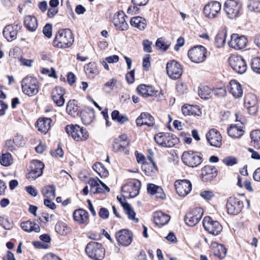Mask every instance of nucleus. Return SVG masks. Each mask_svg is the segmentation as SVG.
Here are the masks:
<instances>
[{
	"label": "nucleus",
	"mask_w": 260,
	"mask_h": 260,
	"mask_svg": "<svg viewBox=\"0 0 260 260\" xmlns=\"http://www.w3.org/2000/svg\"><path fill=\"white\" fill-rule=\"evenodd\" d=\"M155 46L157 49H160L165 51L169 48L170 44H167L165 43L162 38H160L156 40Z\"/></svg>",
	"instance_id": "53"
},
{
	"label": "nucleus",
	"mask_w": 260,
	"mask_h": 260,
	"mask_svg": "<svg viewBox=\"0 0 260 260\" xmlns=\"http://www.w3.org/2000/svg\"><path fill=\"white\" fill-rule=\"evenodd\" d=\"M112 147L113 150L116 152H123L126 154H129V151L124 148V145H122V144L116 139L114 140Z\"/></svg>",
	"instance_id": "49"
},
{
	"label": "nucleus",
	"mask_w": 260,
	"mask_h": 260,
	"mask_svg": "<svg viewBox=\"0 0 260 260\" xmlns=\"http://www.w3.org/2000/svg\"><path fill=\"white\" fill-rule=\"evenodd\" d=\"M150 55L146 54L143 59V67L145 71H148L150 67Z\"/></svg>",
	"instance_id": "57"
},
{
	"label": "nucleus",
	"mask_w": 260,
	"mask_h": 260,
	"mask_svg": "<svg viewBox=\"0 0 260 260\" xmlns=\"http://www.w3.org/2000/svg\"><path fill=\"white\" fill-rule=\"evenodd\" d=\"M42 193L47 199H54L55 197V187L53 185H46L42 188Z\"/></svg>",
	"instance_id": "41"
},
{
	"label": "nucleus",
	"mask_w": 260,
	"mask_h": 260,
	"mask_svg": "<svg viewBox=\"0 0 260 260\" xmlns=\"http://www.w3.org/2000/svg\"><path fill=\"white\" fill-rule=\"evenodd\" d=\"M243 207V204L239 199L230 197L227 201L226 209L229 214L236 215L240 213Z\"/></svg>",
	"instance_id": "14"
},
{
	"label": "nucleus",
	"mask_w": 260,
	"mask_h": 260,
	"mask_svg": "<svg viewBox=\"0 0 260 260\" xmlns=\"http://www.w3.org/2000/svg\"><path fill=\"white\" fill-rule=\"evenodd\" d=\"M88 217V212L82 209L75 210L73 213L74 219L80 224H87Z\"/></svg>",
	"instance_id": "29"
},
{
	"label": "nucleus",
	"mask_w": 260,
	"mask_h": 260,
	"mask_svg": "<svg viewBox=\"0 0 260 260\" xmlns=\"http://www.w3.org/2000/svg\"><path fill=\"white\" fill-rule=\"evenodd\" d=\"M30 167L31 170L27 174V178L34 180L42 175L44 165L39 160H34L31 162Z\"/></svg>",
	"instance_id": "15"
},
{
	"label": "nucleus",
	"mask_w": 260,
	"mask_h": 260,
	"mask_svg": "<svg viewBox=\"0 0 260 260\" xmlns=\"http://www.w3.org/2000/svg\"><path fill=\"white\" fill-rule=\"evenodd\" d=\"M67 112L69 114L75 117L80 112L79 107L77 106V102L75 100L70 101L67 106Z\"/></svg>",
	"instance_id": "38"
},
{
	"label": "nucleus",
	"mask_w": 260,
	"mask_h": 260,
	"mask_svg": "<svg viewBox=\"0 0 260 260\" xmlns=\"http://www.w3.org/2000/svg\"><path fill=\"white\" fill-rule=\"evenodd\" d=\"M255 100V97L252 94H248L245 97L244 99V107L245 108H249L250 106H252L251 101L252 100Z\"/></svg>",
	"instance_id": "62"
},
{
	"label": "nucleus",
	"mask_w": 260,
	"mask_h": 260,
	"mask_svg": "<svg viewBox=\"0 0 260 260\" xmlns=\"http://www.w3.org/2000/svg\"><path fill=\"white\" fill-rule=\"evenodd\" d=\"M55 229L56 232L61 235H66L70 231V228L63 222H58Z\"/></svg>",
	"instance_id": "46"
},
{
	"label": "nucleus",
	"mask_w": 260,
	"mask_h": 260,
	"mask_svg": "<svg viewBox=\"0 0 260 260\" xmlns=\"http://www.w3.org/2000/svg\"><path fill=\"white\" fill-rule=\"evenodd\" d=\"M166 70L168 76L172 79L179 78L183 72L181 64L175 60H171L167 63Z\"/></svg>",
	"instance_id": "12"
},
{
	"label": "nucleus",
	"mask_w": 260,
	"mask_h": 260,
	"mask_svg": "<svg viewBox=\"0 0 260 260\" xmlns=\"http://www.w3.org/2000/svg\"><path fill=\"white\" fill-rule=\"evenodd\" d=\"M126 15L123 12L116 13L113 17V22L116 29L124 31L127 29L128 25L125 20Z\"/></svg>",
	"instance_id": "21"
},
{
	"label": "nucleus",
	"mask_w": 260,
	"mask_h": 260,
	"mask_svg": "<svg viewBox=\"0 0 260 260\" xmlns=\"http://www.w3.org/2000/svg\"><path fill=\"white\" fill-rule=\"evenodd\" d=\"M182 112L184 115H197L200 116L202 114L199 106L197 105H191L185 104L182 107Z\"/></svg>",
	"instance_id": "28"
},
{
	"label": "nucleus",
	"mask_w": 260,
	"mask_h": 260,
	"mask_svg": "<svg viewBox=\"0 0 260 260\" xmlns=\"http://www.w3.org/2000/svg\"><path fill=\"white\" fill-rule=\"evenodd\" d=\"M136 122L138 126H141L143 125L152 126L154 124V118L149 113L143 112L137 118Z\"/></svg>",
	"instance_id": "26"
},
{
	"label": "nucleus",
	"mask_w": 260,
	"mask_h": 260,
	"mask_svg": "<svg viewBox=\"0 0 260 260\" xmlns=\"http://www.w3.org/2000/svg\"><path fill=\"white\" fill-rule=\"evenodd\" d=\"M244 132L242 127L237 126L236 124H232L228 128L229 136L234 138H240L243 135Z\"/></svg>",
	"instance_id": "36"
},
{
	"label": "nucleus",
	"mask_w": 260,
	"mask_h": 260,
	"mask_svg": "<svg viewBox=\"0 0 260 260\" xmlns=\"http://www.w3.org/2000/svg\"><path fill=\"white\" fill-rule=\"evenodd\" d=\"M154 223L158 225H164L168 223L170 219L169 215L161 212L157 211L153 213Z\"/></svg>",
	"instance_id": "31"
},
{
	"label": "nucleus",
	"mask_w": 260,
	"mask_h": 260,
	"mask_svg": "<svg viewBox=\"0 0 260 260\" xmlns=\"http://www.w3.org/2000/svg\"><path fill=\"white\" fill-rule=\"evenodd\" d=\"M223 162L228 166H232L237 163V159L235 157L229 156L223 159Z\"/></svg>",
	"instance_id": "58"
},
{
	"label": "nucleus",
	"mask_w": 260,
	"mask_h": 260,
	"mask_svg": "<svg viewBox=\"0 0 260 260\" xmlns=\"http://www.w3.org/2000/svg\"><path fill=\"white\" fill-rule=\"evenodd\" d=\"M175 187L177 193L181 197L188 194L192 188L191 182L186 179L176 181L175 182Z\"/></svg>",
	"instance_id": "18"
},
{
	"label": "nucleus",
	"mask_w": 260,
	"mask_h": 260,
	"mask_svg": "<svg viewBox=\"0 0 260 260\" xmlns=\"http://www.w3.org/2000/svg\"><path fill=\"white\" fill-rule=\"evenodd\" d=\"M220 9V3L217 1H214L211 2L205 5L203 11L206 17L209 19H213L217 16Z\"/></svg>",
	"instance_id": "16"
},
{
	"label": "nucleus",
	"mask_w": 260,
	"mask_h": 260,
	"mask_svg": "<svg viewBox=\"0 0 260 260\" xmlns=\"http://www.w3.org/2000/svg\"><path fill=\"white\" fill-rule=\"evenodd\" d=\"M99 215L101 218L106 219L109 216V210L106 208L102 207L100 209L99 212Z\"/></svg>",
	"instance_id": "63"
},
{
	"label": "nucleus",
	"mask_w": 260,
	"mask_h": 260,
	"mask_svg": "<svg viewBox=\"0 0 260 260\" xmlns=\"http://www.w3.org/2000/svg\"><path fill=\"white\" fill-rule=\"evenodd\" d=\"M251 66L254 72L260 74V57L253 58L251 60Z\"/></svg>",
	"instance_id": "52"
},
{
	"label": "nucleus",
	"mask_w": 260,
	"mask_h": 260,
	"mask_svg": "<svg viewBox=\"0 0 260 260\" xmlns=\"http://www.w3.org/2000/svg\"><path fill=\"white\" fill-rule=\"evenodd\" d=\"M18 32V24L16 22L13 24H9L5 27L3 34L4 37L8 41H12L17 38Z\"/></svg>",
	"instance_id": "22"
},
{
	"label": "nucleus",
	"mask_w": 260,
	"mask_h": 260,
	"mask_svg": "<svg viewBox=\"0 0 260 260\" xmlns=\"http://www.w3.org/2000/svg\"><path fill=\"white\" fill-rule=\"evenodd\" d=\"M92 168L102 178L107 177L109 175L108 170L101 162H96Z\"/></svg>",
	"instance_id": "44"
},
{
	"label": "nucleus",
	"mask_w": 260,
	"mask_h": 260,
	"mask_svg": "<svg viewBox=\"0 0 260 260\" xmlns=\"http://www.w3.org/2000/svg\"><path fill=\"white\" fill-rule=\"evenodd\" d=\"M201 172L203 181H211L217 175V170L214 166H206L202 168Z\"/></svg>",
	"instance_id": "25"
},
{
	"label": "nucleus",
	"mask_w": 260,
	"mask_h": 260,
	"mask_svg": "<svg viewBox=\"0 0 260 260\" xmlns=\"http://www.w3.org/2000/svg\"><path fill=\"white\" fill-rule=\"evenodd\" d=\"M214 254L220 258H223L226 254V249L225 247L222 245L217 243L216 242H212L211 244Z\"/></svg>",
	"instance_id": "32"
},
{
	"label": "nucleus",
	"mask_w": 260,
	"mask_h": 260,
	"mask_svg": "<svg viewBox=\"0 0 260 260\" xmlns=\"http://www.w3.org/2000/svg\"><path fill=\"white\" fill-rule=\"evenodd\" d=\"M203 225L206 231L215 236L219 235L222 230V226L219 222L209 216L204 217Z\"/></svg>",
	"instance_id": "8"
},
{
	"label": "nucleus",
	"mask_w": 260,
	"mask_h": 260,
	"mask_svg": "<svg viewBox=\"0 0 260 260\" xmlns=\"http://www.w3.org/2000/svg\"><path fill=\"white\" fill-rule=\"evenodd\" d=\"M156 143L164 147H172L178 142V139L175 135L169 133H159L154 136Z\"/></svg>",
	"instance_id": "5"
},
{
	"label": "nucleus",
	"mask_w": 260,
	"mask_h": 260,
	"mask_svg": "<svg viewBox=\"0 0 260 260\" xmlns=\"http://www.w3.org/2000/svg\"><path fill=\"white\" fill-rule=\"evenodd\" d=\"M183 162L190 167L199 166L202 161L201 154L198 152L188 151L183 152L182 155Z\"/></svg>",
	"instance_id": "6"
},
{
	"label": "nucleus",
	"mask_w": 260,
	"mask_h": 260,
	"mask_svg": "<svg viewBox=\"0 0 260 260\" xmlns=\"http://www.w3.org/2000/svg\"><path fill=\"white\" fill-rule=\"evenodd\" d=\"M122 207L125 213L127 215L128 218L136 223L138 222L139 219L135 217L136 213L131 205L127 203H125L122 204Z\"/></svg>",
	"instance_id": "43"
},
{
	"label": "nucleus",
	"mask_w": 260,
	"mask_h": 260,
	"mask_svg": "<svg viewBox=\"0 0 260 260\" xmlns=\"http://www.w3.org/2000/svg\"><path fill=\"white\" fill-rule=\"evenodd\" d=\"M0 225L6 230H10L13 228V222L7 218L0 217Z\"/></svg>",
	"instance_id": "51"
},
{
	"label": "nucleus",
	"mask_w": 260,
	"mask_h": 260,
	"mask_svg": "<svg viewBox=\"0 0 260 260\" xmlns=\"http://www.w3.org/2000/svg\"><path fill=\"white\" fill-rule=\"evenodd\" d=\"M116 82L117 80L115 79L112 78L110 79L109 81L105 83L104 85V89L106 90L107 89H108L109 90L107 91V92H110L113 89L114 86H115Z\"/></svg>",
	"instance_id": "56"
},
{
	"label": "nucleus",
	"mask_w": 260,
	"mask_h": 260,
	"mask_svg": "<svg viewBox=\"0 0 260 260\" xmlns=\"http://www.w3.org/2000/svg\"><path fill=\"white\" fill-rule=\"evenodd\" d=\"M211 89L207 86L200 88L198 91L199 95L203 99H208L210 97Z\"/></svg>",
	"instance_id": "50"
},
{
	"label": "nucleus",
	"mask_w": 260,
	"mask_h": 260,
	"mask_svg": "<svg viewBox=\"0 0 260 260\" xmlns=\"http://www.w3.org/2000/svg\"><path fill=\"white\" fill-rule=\"evenodd\" d=\"M251 144L255 149H260V130H253L250 132Z\"/></svg>",
	"instance_id": "40"
},
{
	"label": "nucleus",
	"mask_w": 260,
	"mask_h": 260,
	"mask_svg": "<svg viewBox=\"0 0 260 260\" xmlns=\"http://www.w3.org/2000/svg\"><path fill=\"white\" fill-rule=\"evenodd\" d=\"M203 215L202 208H196L186 214L184 217L185 222L189 226H194L201 219Z\"/></svg>",
	"instance_id": "13"
},
{
	"label": "nucleus",
	"mask_w": 260,
	"mask_h": 260,
	"mask_svg": "<svg viewBox=\"0 0 260 260\" xmlns=\"http://www.w3.org/2000/svg\"><path fill=\"white\" fill-rule=\"evenodd\" d=\"M65 130L68 135H71L77 142L85 141L89 137L86 129L77 124L68 125L66 126Z\"/></svg>",
	"instance_id": "3"
},
{
	"label": "nucleus",
	"mask_w": 260,
	"mask_h": 260,
	"mask_svg": "<svg viewBox=\"0 0 260 260\" xmlns=\"http://www.w3.org/2000/svg\"><path fill=\"white\" fill-rule=\"evenodd\" d=\"M74 41L73 35L71 29H62L56 34L53 45L59 48H67L71 46Z\"/></svg>",
	"instance_id": "1"
},
{
	"label": "nucleus",
	"mask_w": 260,
	"mask_h": 260,
	"mask_svg": "<svg viewBox=\"0 0 260 260\" xmlns=\"http://www.w3.org/2000/svg\"><path fill=\"white\" fill-rule=\"evenodd\" d=\"M21 227L23 230L27 232L34 231L39 233L40 231L39 225L34 221L28 220L21 222Z\"/></svg>",
	"instance_id": "35"
},
{
	"label": "nucleus",
	"mask_w": 260,
	"mask_h": 260,
	"mask_svg": "<svg viewBox=\"0 0 260 260\" xmlns=\"http://www.w3.org/2000/svg\"><path fill=\"white\" fill-rule=\"evenodd\" d=\"M226 35V32L224 30L220 31L217 34L215 39V43L217 47L220 48L224 45Z\"/></svg>",
	"instance_id": "45"
},
{
	"label": "nucleus",
	"mask_w": 260,
	"mask_h": 260,
	"mask_svg": "<svg viewBox=\"0 0 260 260\" xmlns=\"http://www.w3.org/2000/svg\"><path fill=\"white\" fill-rule=\"evenodd\" d=\"M206 52L205 47L201 45L197 46L188 51V56L192 62L200 63L205 60Z\"/></svg>",
	"instance_id": "7"
},
{
	"label": "nucleus",
	"mask_w": 260,
	"mask_h": 260,
	"mask_svg": "<svg viewBox=\"0 0 260 260\" xmlns=\"http://www.w3.org/2000/svg\"><path fill=\"white\" fill-rule=\"evenodd\" d=\"M85 72L89 78H93L95 75L99 73L98 69L96 68L95 63L89 62L84 66Z\"/></svg>",
	"instance_id": "42"
},
{
	"label": "nucleus",
	"mask_w": 260,
	"mask_h": 260,
	"mask_svg": "<svg viewBox=\"0 0 260 260\" xmlns=\"http://www.w3.org/2000/svg\"><path fill=\"white\" fill-rule=\"evenodd\" d=\"M229 63L233 69L238 73L243 74L246 71V63L241 56H231L229 58Z\"/></svg>",
	"instance_id": "11"
},
{
	"label": "nucleus",
	"mask_w": 260,
	"mask_h": 260,
	"mask_svg": "<svg viewBox=\"0 0 260 260\" xmlns=\"http://www.w3.org/2000/svg\"><path fill=\"white\" fill-rule=\"evenodd\" d=\"M248 6L249 10L251 11L257 12L260 10V3L258 1L255 0H250Z\"/></svg>",
	"instance_id": "54"
},
{
	"label": "nucleus",
	"mask_w": 260,
	"mask_h": 260,
	"mask_svg": "<svg viewBox=\"0 0 260 260\" xmlns=\"http://www.w3.org/2000/svg\"><path fill=\"white\" fill-rule=\"evenodd\" d=\"M113 120H116L117 122L123 124L128 121V118L125 115H120L118 110H114L111 114Z\"/></svg>",
	"instance_id": "47"
},
{
	"label": "nucleus",
	"mask_w": 260,
	"mask_h": 260,
	"mask_svg": "<svg viewBox=\"0 0 260 260\" xmlns=\"http://www.w3.org/2000/svg\"><path fill=\"white\" fill-rule=\"evenodd\" d=\"M147 189L149 193L154 195L156 198L164 199L166 197L164 190L160 186L149 183L147 184Z\"/></svg>",
	"instance_id": "27"
},
{
	"label": "nucleus",
	"mask_w": 260,
	"mask_h": 260,
	"mask_svg": "<svg viewBox=\"0 0 260 260\" xmlns=\"http://www.w3.org/2000/svg\"><path fill=\"white\" fill-rule=\"evenodd\" d=\"M81 120L85 125H89L93 121L94 112L93 109H89L87 111L81 112Z\"/></svg>",
	"instance_id": "39"
},
{
	"label": "nucleus",
	"mask_w": 260,
	"mask_h": 260,
	"mask_svg": "<svg viewBox=\"0 0 260 260\" xmlns=\"http://www.w3.org/2000/svg\"><path fill=\"white\" fill-rule=\"evenodd\" d=\"M14 145L17 147H23L25 143V140L21 135H17L13 139Z\"/></svg>",
	"instance_id": "55"
},
{
	"label": "nucleus",
	"mask_w": 260,
	"mask_h": 260,
	"mask_svg": "<svg viewBox=\"0 0 260 260\" xmlns=\"http://www.w3.org/2000/svg\"><path fill=\"white\" fill-rule=\"evenodd\" d=\"M64 89L61 87H56L52 91V99L55 104L59 106H62L64 104Z\"/></svg>",
	"instance_id": "23"
},
{
	"label": "nucleus",
	"mask_w": 260,
	"mask_h": 260,
	"mask_svg": "<svg viewBox=\"0 0 260 260\" xmlns=\"http://www.w3.org/2000/svg\"><path fill=\"white\" fill-rule=\"evenodd\" d=\"M0 163L5 167H8L12 164L13 158L10 153L7 152L3 153L0 156Z\"/></svg>",
	"instance_id": "48"
},
{
	"label": "nucleus",
	"mask_w": 260,
	"mask_h": 260,
	"mask_svg": "<svg viewBox=\"0 0 260 260\" xmlns=\"http://www.w3.org/2000/svg\"><path fill=\"white\" fill-rule=\"evenodd\" d=\"M44 35L48 38L52 36V25L50 24H47L43 29Z\"/></svg>",
	"instance_id": "59"
},
{
	"label": "nucleus",
	"mask_w": 260,
	"mask_h": 260,
	"mask_svg": "<svg viewBox=\"0 0 260 260\" xmlns=\"http://www.w3.org/2000/svg\"><path fill=\"white\" fill-rule=\"evenodd\" d=\"M50 153L52 156L55 157H61L63 155V150L59 145L56 149L54 150H51Z\"/></svg>",
	"instance_id": "61"
},
{
	"label": "nucleus",
	"mask_w": 260,
	"mask_h": 260,
	"mask_svg": "<svg viewBox=\"0 0 260 260\" xmlns=\"http://www.w3.org/2000/svg\"><path fill=\"white\" fill-rule=\"evenodd\" d=\"M247 43V39L245 36L233 34L231 36L229 45L230 47L236 50H241L246 47Z\"/></svg>",
	"instance_id": "17"
},
{
	"label": "nucleus",
	"mask_w": 260,
	"mask_h": 260,
	"mask_svg": "<svg viewBox=\"0 0 260 260\" xmlns=\"http://www.w3.org/2000/svg\"><path fill=\"white\" fill-rule=\"evenodd\" d=\"M87 255L93 260H102L105 255V248L102 244L96 242H90L85 248Z\"/></svg>",
	"instance_id": "2"
},
{
	"label": "nucleus",
	"mask_w": 260,
	"mask_h": 260,
	"mask_svg": "<svg viewBox=\"0 0 260 260\" xmlns=\"http://www.w3.org/2000/svg\"><path fill=\"white\" fill-rule=\"evenodd\" d=\"M241 7V5L236 0H228L224 3V10L229 18L234 19L238 16Z\"/></svg>",
	"instance_id": "10"
},
{
	"label": "nucleus",
	"mask_w": 260,
	"mask_h": 260,
	"mask_svg": "<svg viewBox=\"0 0 260 260\" xmlns=\"http://www.w3.org/2000/svg\"><path fill=\"white\" fill-rule=\"evenodd\" d=\"M38 84L36 78L31 77L24 78L21 82L23 92L29 96L37 94L39 91Z\"/></svg>",
	"instance_id": "4"
},
{
	"label": "nucleus",
	"mask_w": 260,
	"mask_h": 260,
	"mask_svg": "<svg viewBox=\"0 0 260 260\" xmlns=\"http://www.w3.org/2000/svg\"><path fill=\"white\" fill-rule=\"evenodd\" d=\"M51 122L52 120L50 118H40L37 120L36 125L39 132L46 134L50 127Z\"/></svg>",
	"instance_id": "30"
},
{
	"label": "nucleus",
	"mask_w": 260,
	"mask_h": 260,
	"mask_svg": "<svg viewBox=\"0 0 260 260\" xmlns=\"http://www.w3.org/2000/svg\"><path fill=\"white\" fill-rule=\"evenodd\" d=\"M137 90L140 95L146 97L153 96L156 92L153 86H146L144 84L139 85L137 87Z\"/></svg>",
	"instance_id": "33"
},
{
	"label": "nucleus",
	"mask_w": 260,
	"mask_h": 260,
	"mask_svg": "<svg viewBox=\"0 0 260 260\" xmlns=\"http://www.w3.org/2000/svg\"><path fill=\"white\" fill-rule=\"evenodd\" d=\"M201 196L206 200H211L214 196V193L212 191L205 190L201 192Z\"/></svg>",
	"instance_id": "64"
},
{
	"label": "nucleus",
	"mask_w": 260,
	"mask_h": 260,
	"mask_svg": "<svg viewBox=\"0 0 260 260\" xmlns=\"http://www.w3.org/2000/svg\"><path fill=\"white\" fill-rule=\"evenodd\" d=\"M140 187V181L138 180H135L124 185L122 187L121 191L123 193L126 194L124 195V197L133 198L139 193Z\"/></svg>",
	"instance_id": "9"
},
{
	"label": "nucleus",
	"mask_w": 260,
	"mask_h": 260,
	"mask_svg": "<svg viewBox=\"0 0 260 260\" xmlns=\"http://www.w3.org/2000/svg\"><path fill=\"white\" fill-rule=\"evenodd\" d=\"M209 143L213 146L219 147L221 145L222 137L218 131L212 128L206 135Z\"/></svg>",
	"instance_id": "19"
},
{
	"label": "nucleus",
	"mask_w": 260,
	"mask_h": 260,
	"mask_svg": "<svg viewBox=\"0 0 260 260\" xmlns=\"http://www.w3.org/2000/svg\"><path fill=\"white\" fill-rule=\"evenodd\" d=\"M116 238L118 242L122 246H127L132 241V233L125 229L121 230L116 233Z\"/></svg>",
	"instance_id": "20"
},
{
	"label": "nucleus",
	"mask_w": 260,
	"mask_h": 260,
	"mask_svg": "<svg viewBox=\"0 0 260 260\" xmlns=\"http://www.w3.org/2000/svg\"><path fill=\"white\" fill-rule=\"evenodd\" d=\"M152 42L148 40H144L142 42L144 51L146 52L151 53L152 52Z\"/></svg>",
	"instance_id": "60"
},
{
	"label": "nucleus",
	"mask_w": 260,
	"mask_h": 260,
	"mask_svg": "<svg viewBox=\"0 0 260 260\" xmlns=\"http://www.w3.org/2000/svg\"><path fill=\"white\" fill-rule=\"evenodd\" d=\"M24 24L28 30L30 31H34L38 27V21L37 18L34 16H26L24 18Z\"/></svg>",
	"instance_id": "34"
},
{
	"label": "nucleus",
	"mask_w": 260,
	"mask_h": 260,
	"mask_svg": "<svg viewBox=\"0 0 260 260\" xmlns=\"http://www.w3.org/2000/svg\"><path fill=\"white\" fill-rule=\"evenodd\" d=\"M131 24L138 28L140 30H144L147 26V21L145 19L142 17L137 16L131 18Z\"/></svg>",
	"instance_id": "37"
},
{
	"label": "nucleus",
	"mask_w": 260,
	"mask_h": 260,
	"mask_svg": "<svg viewBox=\"0 0 260 260\" xmlns=\"http://www.w3.org/2000/svg\"><path fill=\"white\" fill-rule=\"evenodd\" d=\"M229 92L236 99L241 98L243 94V90L241 84L235 80H231L227 86Z\"/></svg>",
	"instance_id": "24"
}]
</instances>
